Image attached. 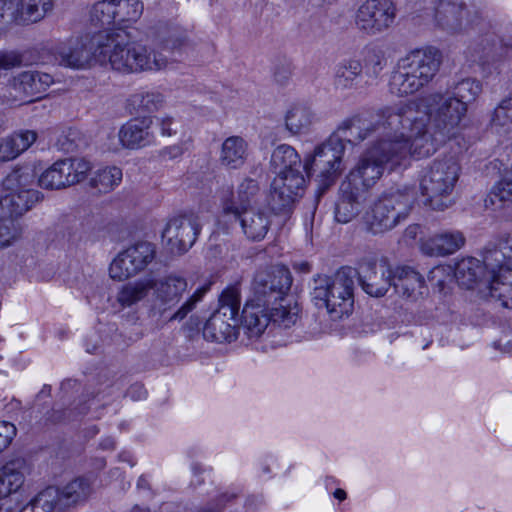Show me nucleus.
Returning <instances> with one entry per match:
<instances>
[{
  "label": "nucleus",
  "mask_w": 512,
  "mask_h": 512,
  "mask_svg": "<svg viewBox=\"0 0 512 512\" xmlns=\"http://www.w3.org/2000/svg\"><path fill=\"white\" fill-rule=\"evenodd\" d=\"M188 289L187 279L177 273H169L158 279L153 277L154 305L152 311L159 315L174 309Z\"/></svg>",
  "instance_id": "19"
},
{
  "label": "nucleus",
  "mask_w": 512,
  "mask_h": 512,
  "mask_svg": "<svg viewBox=\"0 0 512 512\" xmlns=\"http://www.w3.org/2000/svg\"><path fill=\"white\" fill-rule=\"evenodd\" d=\"M91 493V487L87 480L77 478L69 482L63 488H59V502L62 510L85 501Z\"/></svg>",
  "instance_id": "38"
},
{
  "label": "nucleus",
  "mask_w": 512,
  "mask_h": 512,
  "mask_svg": "<svg viewBox=\"0 0 512 512\" xmlns=\"http://www.w3.org/2000/svg\"><path fill=\"white\" fill-rule=\"evenodd\" d=\"M366 201V193L353 182L343 181L339 189V198L335 207V219L346 224L359 215Z\"/></svg>",
  "instance_id": "23"
},
{
  "label": "nucleus",
  "mask_w": 512,
  "mask_h": 512,
  "mask_svg": "<svg viewBox=\"0 0 512 512\" xmlns=\"http://www.w3.org/2000/svg\"><path fill=\"white\" fill-rule=\"evenodd\" d=\"M86 141L80 132L69 130L58 139V146L66 153H73L81 150Z\"/></svg>",
  "instance_id": "53"
},
{
  "label": "nucleus",
  "mask_w": 512,
  "mask_h": 512,
  "mask_svg": "<svg viewBox=\"0 0 512 512\" xmlns=\"http://www.w3.org/2000/svg\"><path fill=\"white\" fill-rule=\"evenodd\" d=\"M241 304V292L237 284L230 285L224 289L219 297V308L217 312L226 315L227 319H237Z\"/></svg>",
  "instance_id": "44"
},
{
  "label": "nucleus",
  "mask_w": 512,
  "mask_h": 512,
  "mask_svg": "<svg viewBox=\"0 0 512 512\" xmlns=\"http://www.w3.org/2000/svg\"><path fill=\"white\" fill-rule=\"evenodd\" d=\"M334 496H335V498H337L339 500H344L346 498V492L342 489H337L334 492Z\"/></svg>",
  "instance_id": "64"
},
{
  "label": "nucleus",
  "mask_w": 512,
  "mask_h": 512,
  "mask_svg": "<svg viewBox=\"0 0 512 512\" xmlns=\"http://www.w3.org/2000/svg\"><path fill=\"white\" fill-rule=\"evenodd\" d=\"M21 62V56L14 51L0 52V72L18 67Z\"/></svg>",
  "instance_id": "57"
},
{
  "label": "nucleus",
  "mask_w": 512,
  "mask_h": 512,
  "mask_svg": "<svg viewBox=\"0 0 512 512\" xmlns=\"http://www.w3.org/2000/svg\"><path fill=\"white\" fill-rule=\"evenodd\" d=\"M118 136L127 149L150 145L154 141V121L151 117L132 119L120 128Z\"/></svg>",
  "instance_id": "25"
},
{
  "label": "nucleus",
  "mask_w": 512,
  "mask_h": 512,
  "mask_svg": "<svg viewBox=\"0 0 512 512\" xmlns=\"http://www.w3.org/2000/svg\"><path fill=\"white\" fill-rule=\"evenodd\" d=\"M442 55L434 48L415 50L402 58L390 79V90L398 96L414 94L436 76Z\"/></svg>",
  "instance_id": "4"
},
{
  "label": "nucleus",
  "mask_w": 512,
  "mask_h": 512,
  "mask_svg": "<svg viewBox=\"0 0 512 512\" xmlns=\"http://www.w3.org/2000/svg\"><path fill=\"white\" fill-rule=\"evenodd\" d=\"M270 163L275 173L301 171V168H303L299 154L292 146L287 144L279 145L273 150Z\"/></svg>",
  "instance_id": "39"
},
{
  "label": "nucleus",
  "mask_w": 512,
  "mask_h": 512,
  "mask_svg": "<svg viewBox=\"0 0 512 512\" xmlns=\"http://www.w3.org/2000/svg\"><path fill=\"white\" fill-rule=\"evenodd\" d=\"M362 70L361 62L356 59H348L338 63L334 69V87L341 91L356 88L361 79Z\"/></svg>",
  "instance_id": "33"
},
{
  "label": "nucleus",
  "mask_w": 512,
  "mask_h": 512,
  "mask_svg": "<svg viewBox=\"0 0 512 512\" xmlns=\"http://www.w3.org/2000/svg\"><path fill=\"white\" fill-rule=\"evenodd\" d=\"M153 291V277H143L122 286L117 294V301L123 307H130L145 299Z\"/></svg>",
  "instance_id": "36"
},
{
  "label": "nucleus",
  "mask_w": 512,
  "mask_h": 512,
  "mask_svg": "<svg viewBox=\"0 0 512 512\" xmlns=\"http://www.w3.org/2000/svg\"><path fill=\"white\" fill-rule=\"evenodd\" d=\"M506 204L512 205V173L506 174L485 199V207L493 210L501 209Z\"/></svg>",
  "instance_id": "43"
},
{
  "label": "nucleus",
  "mask_w": 512,
  "mask_h": 512,
  "mask_svg": "<svg viewBox=\"0 0 512 512\" xmlns=\"http://www.w3.org/2000/svg\"><path fill=\"white\" fill-rule=\"evenodd\" d=\"M53 83V78L47 73L24 71L14 76L2 89V103L9 105L26 104L30 99L43 94Z\"/></svg>",
  "instance_id": "12"
},
{
  "label": "nucleus",
  "mask_w": 512,
  "mask_h": 512,
  "mask_svg": "<svg viewBox=\"0 0 512 512\" xmlns=\"http://www.w3.org/2000/svg\"><path fill=\"white\" fill-rule=\"evenodd\" d=\"M270 322L268 306L252 302V300L243 308L242 326L249 337H259L267 328Z\"/></svg>",
  "instance_id": "29"
},
{
  "label": "nucleus",
  "mask_w": 512,
  "mask_h": 512,
  "mask_svg": "<svg viewBox=\"0 0 512 512\" xmlns=\"http://www.w3.org/2000/svg\"><path fill=\"white\" fill-rule=\"evenodd\" d=\"M356 274V270L344 267L332 276L318 275L314 278L312 298L316 306L325 308L333 320L352 312Z\"/></svg>",
  "instance_id": "5"
},
{
  "label": "nucleus",
  "mask_w": 512,
  "mask_h": 512,
  "mask_svg": "<svg viewBox=\"0 0 512 512\" xmlns=\"http://www.w3.org/2000/svg\"><path fill=\"white\" fill-rule=\"evenodd\" d=\"M482 92L481 83L474 78H463L454 82L444 92L446 95H452L456 101L467 108L468 104L474 102Z\"/></svg>",
  "instance_id": "41"
},
{
  "label": "nucleus",
  "mask_w": 512,
  "mask_h": 512,
  "mask_svg": "<svg viewBox=\"0 0 512 512\" xmlns=\"http://www.w3.org/2000/svg\"><path fill=\"white\" fill-rule=\"evenodd\" d=\"M25 463L11 461L0 469V500L16 493L24 484Z\"/></svg>",
  "instance_id": "32"
},
{
  "label": "nucleus",
  "mask_w": 512,
  "mask_h": 512,
  "mask_svg": "<svg viewBox=\"0 0 512 512\" xmlns=\"http://www.w3.org/2000/svg\"><path fill=\"white\" fill-rule=\"evenodd\" d=\"M16 2L14 0H0V32L15 22Z\"/></svg>",
  "instance_id": "55"
},
{
  "label": "nucleus",
  "mask_w": 512,
  "mask_h": 512,
  "mask_svg": "<svg viewBox=\"0 0 512 512\" xmlns=\"http://www.w3.org/2000/svg\"><path fill=\"white\" fill-rule=\"evenodd\" d=\"M37 512H62L59 488L50 486L40 491L33 499Z\"/></svg>",
  "instance_id": "48"
},
{
  "label": "nucleus",
  "mask_w": 512,
  "mask_h": 512,
  "mask_svg": "<svg viewBox=\"0 0 512 512\" xmlns=\"http://www.w3.org/2000/svg\"><path fill=\"white\" fill-rule=\"evenodd\" d=\"M345 145L336 137H329L317 146L314 154L305 158L303 169L307 176L315 175L322 190L330 187L344 169L342 158Z\"/></svg>",
  "instance_id": "9"
},
{
  "label": "nucleus",
  "mask_w": 512,
  "mask_h": 512,
  "mask_svg": "<svg viewBox=\"0 0 512 512\" xmlns=\"http://www.w3.org/2000/svg\"><path fill=\"white\" fill-rule=\"evenodd\" d=\"M358 275L362 289L372 297L384 296L389 288L393 286L394 271L384 258L363 262Z\"/></svg>",
  "instance_id": "20"
},
{
  "label": "nucleus",
  "mask_w": 512,
  "mask_h": 512,
  "mask_svg": "<svg viewBox=\"0 0 512 512\" xmlns=\"http://www.w3.org/2000/svg\"><path fill=\"white\" fill-rule=\"evenodd\" d=\"M461 167L454 156L435 159L424 171L420 189L425 204L436 211H444L453 204L452 192L459 179Z\"/></svg>",
  "instance_id": "6"
},
{
  "label": "nucleus",
  "mask_w": 512,
  "mask_h": 512,
  "mask_svg": "<svg viewBox=\"0 0 512 512\" xmlns=\"http://www.w3.org/2000/svg\"><path fill=\"white\" fill-rule=\"evenodd\" d=\"M164 154H168L170 158H175L182 153V150L178 146L168 147L163 151Z\"/></svg>",
  "instance_id": "62"
},
{
  "label": "nucleus",
  "mask_w": 512,
  "mask_h": 512,
  "mask_svg": "<svg viewBox=\"0 0 512 512\" xmlns=\"http://www.w3.org/2000/svg\"><path fill=\"white\" fill-rule=\"evenodd\" d=\"M35 178L29 168L13 170L5 177L0 197V218L20 217L42 201L43 194L32 188Z\"/></svg>",
  "instance_id": "8"
},
{
  "label": "nucleus",
  "mask_w": 512,
  "mask_h": 512,
  "mask_svg": "<svg viewBox=\"0 0 512 512\" xmlns=\"http://www.w3.org/2000/svg\"><path fill=\"white\" fill-rule=\"evenodd\" d=\"M415 202L412 189L391 190L384 193L366 212L365 224L373 234H383L405 220Z\"/></svg>",
  "instance_id": "7"
},
{
  "label": "nucleus",
  "mask_w": 512,
  "mask_h": 512,
  "mask_svg": "<svg viewBox=\"0 0 512 512\" xmlns=\"http://www.w3.org/2000/svg\"><path fill=\"white\" fill-rule=\"evenodd\" d=\"M292 74V65L290 62H279L274 68V78L279 83H285Z\"/></svg>",
  "instance_id": "59"
},
{
  "label": "nucleus",
  "mask_w": 512,
  "mask_h": 512,
  "mask_svg": "<svg viewBox=\"0 0 512 512\" xmlns=\"http://www.w3.org/2000/svg\"><path fill=\"white\" fill-rule=\"evenodd\" d=\"M306 179L302 171L276 173L271 183L270 205L276 212L289 210L304 194Z\"/></svg>",
  "instance_id": "17"
},
{
  "label": "nucleus",
  "mask_w": 512,
  "mask_h": 512,
  "mask_svg": "<svg viewBox=\"0 0 512 512\" xmlns=\"http://www.w3.org/2000/svg\"><path fill=\"white\" fill-rule=\"evenodd\" d=\"M35 131L26 130L14 133L0 141V160L10 161L26 151L36 140Z\"/></svg>",
  "instance_id": "35"
},
{
  "label": "nucleus",
  "mask_w": 512,
  "mask_h": 512,
  "mask_svg": "<svg viewBox=\"0 0 512 512\" xmlns=\"http://www.w3.org/2000/svg\"><path fill=\"white\" fill-rule=\"evenodd\" d=\"M153 291V277H143L122 286L117 294V301L123 307H130L145 299Z\"/></svg>",
  "instance_id": "37"
},
{
  "label": "nucleus",
  "mask_w": 512,
  "mask_h": 512,
  "mask_svg": "<svg viewBox=\"0 0 512 512\" xmlns=\"http://www.w3.org/2000/svg\"><path fill=\"white\" fill-rule=\"evenodd\" d=\"M424 111L413 101L398 102L380 108L385 124L398 132L416 158H425L455 137L467 113L452 95L434 92L424 99Z\"/></svg>",
  "instance_id": "1"
},
{
  "label": "nucleus",
  "mask_w": 512,
  "mask_h": 512,
  "mask_svg": "<svg viewBox=\"0 0 512 512\" xmlns=\"http://www.w3.org/2000/svg\"><path fill=\"white\" fill-rule=\"evenodd\" d=\"M279 302V306L278 303L268 306L270 322L283 328H290L297 322L300 308L296 302L292 303L285 297L284 301Z\"/></svg>",
  "instance_id": "42"
},
{
  "label": "nucleus",
  "mask_w": 512,
  "mask_h": 512,
  "mask_svg": "<svg viewBox=\"0 0 512 512\" xmlns=\"http://www.w3.org/2000/svg\"><path fill=\"white\" fill-rule=\"evenodd\" d=\"M248 157L249 144L245 138L234 135L222 142L219 152V163L225 169L237 170L242 168Z\"/></svg>",
  "instance_id": "28"
},
{
  "label": "nucleus",
  "mask_w": 512,
  "mask_h": 512,
  "mask_svg": "<svg viewBox=\"0 0 512 512\" xmlns=\"http://www.w3.org/2000/svg\"><path fill=\"white\" fill-rule=\"evenodd\" d=\"M258 182L252 178H245L237 189V205L236 207L242 208H254L252 204L258 203L262 198Z\"/></svg>",
  "instance_id": "47"
},
{
  "label": "nucleus",
  "mask_w": 512,
  "mask_h": 512,
  "mask_svg": "<svg viewBox=\"0 0 512 512\" xmlns=\"http://www.w3.org/2000/svg\"><path fill=\"white\" fill-rule=\"evenodd\" d=\"M486 274L489 278V292L491 293V286L497 279L499 281H505L503 277H499L500 269L495 268V274L489 269L484 260H480L474 257H467L460 260L455 267V277L459 285L466 289H471L477 284Z\"/></svg>",
  "instance_id": "24"
},
{
  "label": "nucleus",
  "mask_w": 512,
  "mask_h": 512,
  "mask_svg": "<svg viewBox=\"0 0 512 512\" xmlns=\"http://www.w3.org/2000/svg\"><path fill=\"white\" fill-rule=\"evenodd\" d=\"M35 506V503L33 502V500H31L24 507H22V509L19 512H37Z\"/></svg>",
  "instance_id": "63"
},
{
  "label": "nucleus",
  "mask_w": 512,
  "mask_h": 512,
  "mask_svg": "<svg viewBox=\"0 0 512 512\" xmlns=\"http://www.w3.org/2000/svg\"><path fill=\"white\" fill-rule=\"evenodd\" d=\"M122 170L116 166L99 169L91 179V185L99 192L107 193L122 181Z\"/></svg>",
  "instance_id": "45"
},
{
  "label": "nucleus",
  "mask_w": 512,
  "mask_h": 512,
  "mask_svg": "<svg viewBox=\"0 0 512 512\" xmlns=\"http://www.w3.org/2000/svg\"><path fill=\"white\" fill-rule=\"evenodd\" d=\"M156 256V246L147 241L137 242L120 252L109 267L112 279L125 280L143 271Z\"/></svg>",
  "instance_id": "15"
},
{
  "label": "nucleus",
  "mask_w": 512,
  "mask_h": 512,
  "mask_svg": "<svg viewBox=\"0 0 512 512\" xmlns=\"http://www.w3.org/2000/svg\"><path fill=\"white\" fill-rule=\"evenodd\" d=\"M94 34L71 38L56 46L55 59L61 66L72 69H87L98 63L97 50L94 45Z\"/></svg>",
  "instance_id": "18"
},
{
  "label": "nucleus",
  "mask_w": 512,
  "mask_h": 512,
  "mask_svg": "<svg viewBox=\"0 0 512 512\" xmlns=\"http://www.w3.org/2000/svg\"><path fill=\"white\" fill-rule=\"evenodd\" d=\"M237 323V319L229 320L226 315L216 311L205 323L203 336L210 341L230 342L236 338Z\"/></svg>",
  "instance_id": "30"
},
{
  "label": "nucleus",
  "mask_w": 512,
  "mask_h": 512,
  "mask_svg": "<svg viewBox=\"0 0 512 512\" xmlns=\"http://www.w3.org/2000/svg\"><path fill=\"white\" fill-rule=\"evenodd\" d=\"M17 429L10 422H0V452L6 449L16 436Z\"/></svg>",
  "instance_id": "56"
},
{
  "label": "nucleus",
  "mask_w": 512,
  "mask_h": 512,
  "mask_svg": "<svg viewBox=\"0 0 512 512\" xmlns=\"http://www.w3.org/2000/svg\"><path fill=\"white\" fill-rule=\"evenodd\" d=\"M225 212L232 214L240 221L243 234L251 241L264 239L271 225L270 214L265 209L242 208L230 206Z\"/></svg>",
  "instance_id": "22"
},
{
  "label": "nucleus",
  "mask_w": 512,
  "mask_h": 512,
  "mask_svg": "<svg viewBox=\"0 0 512 512\" xmlns=\"http://www.w3.org/2000/svg\"><path fill=\"white\" fill-rule=\"evenodd\" d=\"M383 58L377 54H373L371 56V59L368 60L367 62V67L370 69H372V72L374 75H378V73L382 70L383 68Z\"/></svg>",
  "instance_id": "61"
},
{
  "label": "nucleus",
  "mask_w": 512,
  "mask_h": 512,
  "mask_svg": "<svg viewBox=\"0 0 512 512\" xmlns=\"http://www.w3.org/2000/svg\"><path fill=\"white\" fill-rule=\"evenodd\" d=\"M132 103L139 109L146 112H153L160 109L164 103V95L157 91H149L136 94L132 97Z\"/></svg>",
  "instance_id": "50"
},
{
  "label": "nucleus",
  "mask_w": 512,
  "mask_h": 512,
  "mask_svg": "<svg viewBox=\"0 0 512 512\" xmlns=\"http://www.w3.org/2000/svg\"><path fill=\"white\" fill-rule=\"evenodd\" d=\"M485 265L495 274L500 269L499 277L505 281L495 280L491 286V297L500 301L504 308L512 309V234L499 247H487L484 252Z\"/></svg>",
  "instance_id": "11"
},
{
  "label": "nucleus",
  "mask_w": 512,
  "mask_h": 512,
  "mask_svg": "<svg viewBox=\"0 0 512 512\" xmlns=\"http://www.w3.org/2000/svg\"><path fill=\"white\" fill-rule=\"evenodd\" d=\"M465 244L461 231L446 230L428 237L421 243V251L428 256H447L454 254Z\"/></svg>",
  "instance_id": "27"
},
{
  "label": "nucleus",
  "mask_w": 512,
  "mask_h": 512,
  "mask_svg": "<svg viewBox=\"0 0 512 512\" xmlns=\"http://www.w3.org/2000/svg\"><path fill=\"white\" fill-rule=\"evenodd\" d=\"M93 45L99 64L123 74L158 72L169 65L161 51L132 39L126 30L94 33Z\"/></svg>",
  "instance_id": "2"
},
{
  "label": "nucleus",
  "mask_w": 512,
  "mask_h": 512,
  "mask_svg": "<svg viewBox=\"0 0 512 512\" xmlns=\"http://www.w3.org/2000/svg\"><path fill=\"white\" fill-rule=\"evenodd\" d=\"M21 234L20 224L14 218H0V248L10 246Z\"/></svg>",
  "instance_id": "51"
},
{
  "label": "nucleus",
  "mask_w": 512,
  "mask_h": 512,
  "mask_svg": "<svg viewBox=\"0 0 512 512\" xmlns=\"http://www.w3.org/2000/svg\"><path fill=\"white\" fill-rule=\"evenodd\" d=\"M393 287L399 296L411 301H417L428 293L424 277L410 267L396 268Z\"/></svg>",
  "instance_id": "26"
},
{
  "label": "nucleus",
  "mask_w": 512,
  "mask_h": 512,
  "mask_svg": "<svg viewBox=\"0 0 512 512\" xmlns=\"http://www.w3.org/2000/svg\"><path fill=\"white\" fill-rule=\"evenodd\" d=\"M116 25L136 22L143 13L140 0H113Z\"/></svg>",
  "instance_id": "46"
},
{
  "label": "nucleus",
  "mask_w": 512,
  "mask_h": 512,
  "mask_svg": "<svg viewBox=\"0 0 512 512\" xmlns=\"http://www.w3.org/2000/svg\"><path fill=\"white\" fill-rule=\"evenodd\" d=\"M204 288L197 289L171 316L170 320H182L191 312L205 294Z\"/></svg>",
  "instance_id": "54"
},
{
  "label": "nucleus",
  "mask_w": 512,
  "mask_h": 512,
  "mask_svg": "<svg viewBox=\"0 0 512 512\" xmlns=\"http://www.w3.org/2000/svg\"><path fill=\"white\" fill-rule=\"evenodd\" d=\"M189 44V39L186 35H173L163 42V50L179 51Z\"/></svg>",
  "instance_id": "58"
},
{
  "label": "nucleus",
  "mask_w": 512,
  "mask_h": 512,
  "mask_svg": "<svg viewBox=\"0 0 512 512\" xmlns=\"http://www.w3.org/2000/svg\"><path fill=\"white\" fill-rule=\"evenodd\" d=\"M373 131H375L373 123L360 117H353L344 121L330 137L338 138L341 144L345 141L357 144L364 141Z\"/></svg>",
  "instance_id": "31"
},
{
  "label": "nucleus",
  "mask_w": 512,
  "mask_h": 512,
  "mask_svg": "<svg viewBox=\"0 0 512 512\" xmlns=\"http://www.w3.org/2000/svg\"><path fill=\"white\" fill-rule=\"evenodd\" d=\"M91 168L90 162L84 158L61 159L39 176L38 183L44 189H63L83 181Z\"/></svg>",
  "instance_id": "13"
},
{
  "label": "nucleus",
  "mask_w": 512,
  "mask_h": 512,
  "mask_svg": "<svg viewBox=\"0 0 512 512\" xmlns=\"http://www.w3.org/2000/svg\"><path fill=\"white\" fill-rule=\"evenodd\" d=\"M468 0H439L435 21L439 27L450 33L466 29L473 22Z\"/></svg>",
  "instance_id": "21"
},
{
  "label": "nucleus",
  "mask_w": 512,
  "mask_h": 512,
  "mask_svg": "<svg viewBox=\"0 0 512 512\" xmlns=\"http://www.w3.org/2000/svg\"><path fill=\"white\" fill-rule=\"evenodd\" d=\"M292 285V275L288 268L274 265L256 271L252 283V302L275 305L284 301Z\"/></svg>",
  "instance_id": "10"
},
{
  "label": "nucleus",
  "mask_w": 512,
  "mask_h": 512,
  "mask_svg": "<svg viewBox=\"0 0 512 512\" xmlns=\"http://www.w3.org/2000/svg\"><path fill=\"white\" fill-rule=\"evenodd\" d=\"M90 21L94 25H116L113 0H102L95 3L90 10Z\"/></svg>",
  "instance_id": "49"
},
{
  "label": "nucleus",
  "mask_w": 512,
  "mask_h": 512,
  "mask_svg": "<svg viewBox=\"0 0 512 512\" xmlns=\"http://www.w3.org/2000/svg\"><path fill=\"white\" fill-rule=\"evenodd\" d=\"M314 120L315 114L310 107L297 104L287 111L285 126L291 134L299 135L307 132Z\"/></svg>",
  "instance_id": "40"
},
{
  "label": "nucleus",
  "mask_w": 512,
  "mask_h": 512,
  "mask_svg": "<svg viewBox=\"0 0 512 512\" xmlns=\"http://www.w3.org/2000/svg\"><path fill=\"white\" fill-rule=\"evenodd\" d=\"M16 2L15 22L18 24L36 23L42 20L53 8L51 0H14Z\"/></svg>",
  "instance_id": "34"
},
{
  "label": "nucleus",
  "mask_w": 512,
  "mask_h": 512,
  "mask_svg": "<svg viewBox=\"0 0 512 512\" xmlns=\"http://www.w3.org/2000/svg\"><path fill=\"white\" fill-rule=\"evenodd\" d=\"M492 124L495 127L509 130L512 125V97L503 99L494 109Z\"/></svg>",
  "instance_id": "52"
},
{
  "label": "nucleus",
  "mask_w": 512,
  "mask_h": 512,
  "mask_svg": "<svg viewBox=\"0 0 512 512\" xmlns=\"http://www.w3.org/2000/svg\"><path fill=\"white\" fill-rule=\"evenodd\" d=\"M199 232L200 224L195 215H181L167 222L162 231V241L170 254L180 256L194 245Z\"/></svg>",
  "instance_id": "16"
},
{
  "label": "nucleus",
  "mask_w": 512,
  "mask_h": 512,
  "mask_svg": "<svg viewBox=\"0 0 512 512\" xmlns=\"http://www.w3.org/2000/svg\"><path fill=\"white\" fill-rule=\"evenodd\" d=\"M396 18V6L392 0H366L355 13V24L368 35L388 30Z\"/></svg>",
  "instance_id": "14"
},
{
  "label": "nucleus",
  "mask_w": 512,
  "mask_h": 512,
  "mask_svg": "<svg viewBox=\"0 0 512 512\" xmlns=\"http://www.w3.org/2000/svg\"><path fill=\"white\" fill-rule=\"evenodd\" d=\"M376 116L377 125L384 130V134L363 154L345 180L364 189L365 193L381 178L386 164L399 165L409 156L414 157L409 143L385 124L380 108L376 111Z\"/></svg>",
  "instance_id": "3"
},
{
  "label": "nucleus",
  "mask_w": 512,
  "mask_h": 512,
  "mask_svg": "<svg viewBox=\"0 0 512 512\" xmlns=\"http://www.w3.org/2000/svg\"><path fill=\"white\" fill-rule=\"evenodd\" d=\"M174 120L169 116L157 118V127L163 136H171L175 130L173 129Z\"/></svg>",
  "instance_id": "60"
}]
</instances>
